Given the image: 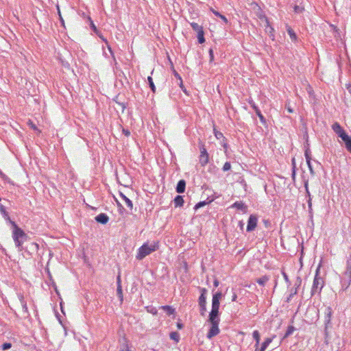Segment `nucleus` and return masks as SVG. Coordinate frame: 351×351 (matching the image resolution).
I'll list each match as a JSON object with an SVG mask.
<instances>
[{"label":"nucleus","instance_id":"e433bc0d","mask_svg":"<svg viewBox=\"0 0 351 351\" xmlns=\"http://www.w3.org/2000/svg\"><path fill=\"white\" fill-rule=\"evenodd\" d=\"M293 10H294V12L295 13L300 14V13H302L303 12L304 8L300 6V5H295L294 6V8H293Z\"/></svg>","mask_w":351,"mask_h":351},{"label":"nucleus","instance_id":"423d86ee","mask_svg":"<svg viewBox=\"0 0 351 351\" xmlns=\"http://www.w3.org/2000/svg\"><path fill=\"white\" fill-rule=\"evenodd\" d=\"M209 156L204 145L200 147L199 163L204 167L208 163Z\"/></svg>","mask_w":351,"mask_h":351},{"label":"nucleus","instance_id":"cd10ccee","mask_svg":"<svg viewBox=\"0 0 351 351\" xmlns=\"http://www.w3.org/2000/svg\"><path fill=\"white\" fill-rule=\"evenodd\" d=\"M213 200H210L208 202H206V201H202V202H198L195 206V209L197 210L199 208H202L206 205H207L208 204L210 203Z\"/></svg>","mask_w":351,"mask_h":351},{"label":"nucleus","instance_id":"58836bf2","mask_svg":"<svg viewBox=\"0 0 351 351\" xmlns=\"http://www.w3.org/2000/svg\"><path fill=\"white\" fill-rule=\"evenodd\" d=\"M12 347V344L10 343H4L1 346V350H7L10 349Z\"/></svg>","mask_w":351,"mask_h":351},{"label":"nucleus","instance_id":"2f4dec72","mask_svg":"<svg viewBox=\"0 0 351 351\" xmlns=\"http://www.w3.org/2000/svg\"><path fill=\"white\" fill-rule=\"evenodd\" d=\"M253 338L257 343H260V334L258 330H254L252 333Z\"/></svg>","mask_w":351,"mask_h":351},{"label":"nucleus","instance_id":"473e14b6","mask_svg":"<svg viewBox=\"0 0 351 351\" xmlns=\"http://www.w3.org/2000/svg\"><path fill=\"white\" fill-rule=\"evenodd\" d=\"M346 271H351V255L348 257L346 261Z\"/></svg>","mask_w":351,"mask_h":351},{"label":"nucleus","instance_id":"ddd939ff","mask_svg":"<svg viewBox=\"0 0 351 351\" xmlns=\"http://www.w3.org/2000/svg\"><path fill=\"white\" fill-rule=\"evenodd\" d=\"M341 140L344 143L346 148L350 152H351V137L346 133L341 136Z\"/></svg>","mask_w":351,"mask_h":351},{"label":"nucleus","instance_id":"bb28decb","mask_svg":"<svg viewBox=\"0 0 351 351\" xmlns=\"http://www.w3.org/2000/svg\"><path fill=\"white\" fill-rule=\"evenodd\" d=\"M170 338L176 342H178L180 340V335L178 332H171L170 333Z\"/></svg>","mask_w":351,"mask_h":351},{"label":"nucleus","instance_id":"0eeeda50","mask_svg":"<svg viewBox=\"0 0 351 351\" xmlns=\"http://www.w3.org/2000/svg\"><path fill=\"white\" fill-rule=\"evenodd\" d=\"M210 324H211V327H210L208 332L206 335V337L209 339H210L213 337L217 335L220 332L219 328V322H214V323H210Z\"/></svg>","mask_w":351,"mask_h":351},{"label":"nucleus","instance_id":"a19ab883","mask_svg":"<svg viewBox=\"0 0 351 351\" xmlns=\"http://www.w3.org/2000/svg\"><path fill=\"white\" fill-rule=\"evenodd\" d=\"M306 163H307V165L309 169L311 174L313 176L315 174V173H314L312 165H311V160H308V162H306Z\"/></svg>","mask_w":351,"mask_h":351},{"label":"nucleus","instance_id":"4468645a","mask_svg":"<svg viewBox=\"0 0 351 351\" xmlns=\"http://www.w3.org/2000/svg\"><path fill=\"white\" fill-rule=\"evenodd\" d=\"M95 220L98 223H100L101 224H106L108 223L109 217L105 213H100L95 217Z\"/></svg>","mask_w":351,"mask_h":351},{"label":"nucleus","instance_id":"864d4df0","mask_svg":"<svg viewBox=\"0 0 351 351\" xmlns=\"http://www.w3.org/2000/svg\"><path fill=\"white\" fill-rule=\"evenodd\" d=\"M237 298V294H236V293H234V294H233V295H232V302L236 301Z\"/></svg>","mask_w":351,"mask_h":351},{"label":"nucleus","instance_id":"680f3d73","mask_svg":"<svg viewBox=\"0 0 351 351\" xmlns=\"http://www.w3.org/2000/svg\"><path fill=\"white\" fill-rule=\"evenodd\" d=\"M151 312H152L153 314H156V313H157V311H156V309H154V310H152Z\"/></svg>","mask_w":351,"mask_h":351},{"label":"nucleus","instance_id":"c9c22d12","mask_svg":"<svg viewBox=\"0 0 351 351\" xmlns=\"http://www.w3.org/2000/svg\"><path fill=\"white\" fill-rule=\"evenodd\" d=\"M231 169V164L230 162H226L225 164L223 166V171H229Z\"/></svg>","mask_w":351,"mask_h":351},{"label":"nucleus","instance_id":"f3484780","mask_svg":"<svg viewBox=\"0 0 351 351\" xmlns=\"http://www.w3.org/2000/svg\"><path fill=\"white\" fill-rule=\"evenodd\" d=\"M185 186H186L185 181L184 180H180L177 184V186H176L177 193H184V190H185Z\"/></svg>","mask_w":351,"mask_h":351},{"label":"nucleus","instance_id":"13d9d810","mask_svg":"<svg viewBox=\"0 0 351 351\" xmlns=\"http://www.w3.org/2000/svg\"><path fill=\"white\" fill-rule=\"evenodd\" d=\"M0 176L1 178H5V175L0 170Z\"/></svg>","mask_w":351,"mask_h":351},{"label":"nucleus","instance_id":"a211bd4d","mask_svg":"<svg viewBox=\"0 0 351 351\" xmlns=\"http://www.w3.org/2000/svg\"><path fill=\"white\" fill-rule=\"evenodd\" d=\"M120 197L123 200L125 201V204L129 208V209L132 210L133 209L132 202L122 193H120Z\"/></svg>","mask_w":351,"mask_h":351},{"label":"nucleus","instance_id":"1a4fd4ad","mask_svg":"<svg viewBox=\"0 0 351 351\" xmlns=\"http://www.w3.org/2000/svg\"><path fill=\"white\" fill-rule=\"evenodd\" d=\"M222 297L221 292H217L213 295L212 309H219V300Z\"/></svg>","mask_w":351,"mask_h":351},{"label":"nucleus","instance_id":"72a5a7b5","mask_svg":"<svg viewBox=\"0 0 351 351\" xmlns=\"http://www.w3.org/2000/svg\"><path fill=\"white\" fill-rule=\"evenodd\" d=\"M117 295H118L119 298L122 301V300H123V293H122L121 285H118L117 286Z\"/></svg>","mask_w":351,"mask_h":351},{"label":"nucleus","instance_id":"2eb2a0df","mask_svg":"<svg viewBox=\"0 0 351 351\" xmlns=\"http://www.w3.org/2000/svg\"><path fill=\"white\" fill-rule=\"evenodd\" d=\"M251 104V106L252 108L254 110L256 115L258 117L261 122L262 123H266V121H265V117H263V115L262 114L261 110H259V108L255 105L254 103H250Z\"/></svg>","mask_w":351,"mask_h":351},{"label":"nucleus","instance_id":"c85d7f7f","mask_svg":"<svg viewBox=\"0 0 351 351\" xmlns=\"http://www.w3.org/2000/svg\"><path fill=\"white\" fill-rule=\"evenodd\" d=\"M147 81H148V83H149V87L150 88L152 89V90L155 93L156 92V86L154 84V82H153V79L152 77L149 76L147 77Z\"/></svg>","mask_w":351,"mask_h":351},{"label":"nucleus","instance_id":"f03ea898","mask_svg":"<svg viewBox=\"0 0 351 351\" xmlns=\"http://www.w3.org/2000/svg\"><path fill=\"white\" fill-rule=\"evenodd\" d=\"M10 223L12 226V239L15 245L19 250H21L22 245L27 240L28 236L14 221L10 220Z\"/></svg>","mask_w":351,"mask_h":351},{"label":"nucleus","instance_id":"412c9836","mask_svg":"<svg viewBox=\"0 0 351 351\" xmlns=\"http://www.w3.org/2000/svg\"><path fill=\"white\" fill-rule=\"evenodd\" d=\"M19 300H20V303H21V304L22 306L23 310L25 313H27L28 312L27 306L26 302L24 300L23 295H22L21 294L19 295Z\"/></svg>","mask_w":351,"mask_h":351},{"label":"nucleus","instance_id":"dca6fc26","mask_svg":"<svg viewBox=\"0 0 351 351\" xmlns=\"http://www.w3.org/2000/svg\"><path fill=\"white\" fill-rule=\"evenodd\" d=\"M273 338H267L262 343L261 348H256L255 351H265L269 345L272 342Z\"/></svg>","mask_w":351,"mask_h":351},{"label":"nucleus","instance_id":"de8ad7c7","mask_svg":"<svg viewBox=\"0 0 351 351\" xmlns=\"http://www.w3.org/2000/svg\"><path fill=\"white\" fill-rule=\"evenodd\" d=\"M219 18L224 22V23H226V24L228 23V21L227 18L224 15L221 14Z\"/></svg>","mask_w":351,"mask_h":351},{"label":"nucleus","instance_id":"9d476101","mask_svg":"<svg viewBox=\"0 0 351 351\" xmlns=\"http://www.w3.org/2000/svg\"><path fill=\"white\" fill-rule=\"evenodd\" d=\"M332 129L335 132V134L338 135L339 138H341V136L346 133L345 130L342 128V127L340 125V124L337 122H335L332 125Z\"/></svg>","mask_w":351,"mask_h":351},{"label":"nucleus","instance_id":"49530a36","mask_svg":"<svg viewBox=\"0 0 351 351\" xmlns=\"http://www.w3.org/2000/svg\"><path fill=\"white\" fill-rule=\"evenodd\" d=\"M210 11H211V12H213V13L216 16H219V17H220V16H221V14L219 12H217V11L215 10H214L213 8H210Z\"/></svg>","mask_w":351,"mask_h":351},{"label":"nucleus","instance_id":"a878e982","mask_svg":"<svg viewBox=\"0 0 351 351\" xmlns=\"http://www.w3.org/2000/svg\"><path fill=\"white\" fill-rule=\"evenodd\" d=\"M295 330V327L293 326H289L288 328H287V330L284 335V338H287L289 336H290L291 335L293 334V332H294Z\"/></svg>","mask_w":351,"mask_h":351},{"label":"nucleus","instance_id":"4d7b16f0","mask_svg":"<svg viewBox=\"0 0 351 351\" xmlns=\"http://www.w3.org/2000/svg\"><path fill=\"white\" fill-rule=\"evenodd\" d=\"M295 175V169H292V176L294 178Z\"/></svg>","mask_w":351,"mask_h":351},{"label":"nucleus","instance_id":"39448f33","mask_svg":"<svg viewBox=\"0 0 351 351\" xmlns=\"http://www.w3.org/2000/svg\"><path fill=\"white\" fill-rule=\"evenodd\" d=\"M199 291L201 295L198 299V304L199 306L201 314L204 315V313L206 311V294L208 291L206 288L201 287H199Z\"/></svg>","mask_w":351,"mask_h":351},{"label":"nucleus","instance_id":"f257e3e1","mask_svg":"<svg viewBox=\"0 0 351 351\" xmlns=\"http://www.w3.org/2000/svg\"><path fill=\"white\" fill-rule=\"evenodd\" d=\"M159 248L158 242L152 241L145 242L142 246H141L136 254V258L138 261L143 260L147 256L151 254L152 252L158 250Z\"/></svg>","mask_w":351,"mask_h":351},{"label":"nucleus","instance_id":"603ef678","mask_svg":"<svg viewBox=\"0 0 351 351\" xmlns=\"http://www.w3.org/2000/svg\"><path fill=\"white\" fill-rule=\"evenodd\" d=\"M117 286L118 285H121V278H120V276H118L117 278Z\"/></svg>","mask_w":351,"mask_h":351},{"label":"nucleus","instance_id":"6e6d98bb","mask_svg":"<svg viewBox=\"0 0 351 351\" xmlns=\"http://www.w3.org/2000/svg\"><path fill=\"white\" fill-rule=\"evenodd\" d=\"M215 136L217 138H219L220 136H222V134L221 132H218V133H216L215 134Z\"/></svg>","mask_w":351,"mask_h":351},{"label":"nucleus","instance_id":"c03bdc74","mask_svg":"<svg viewBox=\"0 0 351 351\" xmlns=\"http://www.w3.org/2000/svg\"><path fill=\"white\" fill-rule=\"evenodd\" d=\"M209 56H210V62L213 61L214 54H213V51L212 49H210V50H209Z\"/></svg>","mask_w":351,"mask_h":351},{"label":"nucleus","instance_id":"774afa93","mask_svg":"<svg viewBox=\"0 0 351 351\" xmlns=\"http://www.w3.org/2000/svg\"><path fill=\"white\" fill-rule=\"evenodd\" d=\"M33 128H34V130H36V126H33Z\"/></svg>","mask_w":351,"mask_h":351},{"label":"nucleus","instance_id":"6e6552de","mask_svg":"<svg viewBox=\"0 0 351 351\" xmlns=\"http://www.w3.org/2000/svg\"><path fill=\"white\" fill-rule=\"evenodd\" d=\"M258 219L255 215H251L248 219L247 231L251 232L255 229L257 226Z\"/></svg>","mask_w":351,"mask_h":351},{"label":"nucleus","instance_id":"393cba45","mask_svg":"<svg viewBox=\"0 0 351 351\" xmlns=\"http://www.w3.org/2000/svg\"><path fill=\"white\" fill-rule=\"evenodd\" d=\"M268 280L269 278L266 276H264L257 279L256 282L258 285L264 286Z\"/></svg>","mask_w":351,"mask_h":351},{"label":"nucleus","instance_id":"7c9ffc66","mask_svg":"<svg viewBox=\"0 0 351 351\" xmlns=\"http://www.w3.org/2000/svg\"><path fill=\"white\" fill-rule=\"evenodd\" d=\"M311 152L309 148H306L304 152V156H305L306 162H308V160H311Z\"/></svg>","mask_w":351,"mask_h":351},{"label":"nucleus","instance_id":"5701e85b","mask_svg":"<svg viewBox=\"0 0 351 351\" xmlns=\"http://www.w3.org/2000/svg\"><path fill=\"white\" fill-rule=\"evenodd\" d=\"M191 26L192 29L197 32V34L200 32V31H203L202 27L197 23H191Z\"/></svg>","mask_w":351,"mask_h":351},{"label":"nucleus","instance_id":"c756f323","mask_svg":"<svg viewBox=\"0 0 351 351\" xmlns=\"http://www.w3.org/2000/svg\"><path fill=\"white\" fill-rule=\"evenodd\" d=\"M197 38H198V42L200 44L204 43L205 42V39L204 37V31H200V32H199L197 34Z\"/></svg>","mask_w":351,"mask_h":351},{"label":"nucleus","instance_id":"aec40b11","mask_svg":"<svg viewBox=\"0 0 351 351\" xmlns=\"http://www.w3.org/2000/svg\"><path fill=\"white\" fill-rule=\"evenodd\" d=\"M174 204L176 207H180L184 204L183 197L181 195H177L174 199Z\"/></svg>","mask_w":351,"mask_h":351},{"label":"nucleus","instance_id":"69168bd1","mask_svg":"<svg viewBox=\"0 0 351 351\" xmlns=\"http://www.w3.org/2000/svg\"><path fill=\"white\" fill-rule=\"evenodd\" d=\"M240 226H241V227L243 226V223L241 221H240Z\"/></svg>","mask_w":351,"mask_h":351},{"label":"nucleus","instance_id":"4c0bfd02","mask_svg":"<svg viewBox=\"0 0 351 351\" xmlns=\"http://www.w3.org/2000/svg\"><path fill=\"white\" fill-rule=\"evenodd\" d=\"M0 212L3 215V216L5 217H7L8 219H9L8 213L6 212L5 208L3 205L0 206Z\"/></svg>","mask_w":351,"mask_h":351},{"label":"nucleus","instance_id":"bf43d9fd","mask_svg":"<svg viewBox=\"0 0 351 351\" xmlns=\"http://www.w3.org/2000/svg\"><path fill=\"white\" fill-rule=\"evenodd\" d=\"M91 27L93 29H96V27L95 25L93 23V22H91Z\"/></svg>","mask_w":351,"mask_h":351},{"label":"nucleus","instance_id":"20e7f679","mask_svg":"<svg viewBox=\"0 0 351 351\" xmlns=\"http://www.w3.org/2000/svg\"><path fill=\"white\" fill-rule=\"evenodd\" d=\"M341 290H346L351 284V271H344L340 276Z\"/></svg>","mask_w":351,"mask_h":351},{"label":"nucleus","instance_id":"338daca9","mask_svg":"<svg viewBox=\"0 0 351 351\" xmlns=\"http://www.w3.org/2000/svg\"><path fill=\"white\" fill-rule=\"evenodd\" d=\"M305 187L307 189V183L305 184Z\"/></svg>","mask_w":351,"mask_h":351},{"label":"nucleus","instance_id":"052dcab7","mask_svg":"<svg viewBox=\"0 0 351 351\" xmlns=\"http://www.w3.org/2000/svg\"><path fill=\"white\" fill-rule=\"evenodd\" d=\"M347 88H348V92L351 94V85L349 86Z\"/></svg>","mask_w":351,"mask_h":351},{"label":"nucleus","instance_id":"8fccbe9b","mask_svg":"<svg viewBox=\"0 0 351 351\" xmlns=\"http://www.w3.org/2000/svg\"><path fill=\"white\" fill-rule=\"evenodd\" d=\"M213 285L215 287H218L219 285V282L217 279H215L213 282Z\"/></svg>","mask_w":351,"mask_h":351},{"label":"nucleus","instance_id":"09e8293b","mask_svg":"<svg viewBox=\"0 0 351 351\" xmlns=\"http://www.w3.org/2000/svg\"><path fill=\"white\" fill-rule=\"evenodd\" d=\"M282 276H283V278L285 279V280L287 282H289V278H288V276L287 275L286 273L283 272L282 273Z\"/></svg>","mask_w":351,"mask_h":351},{"label":"nucleus","instance_id":"6ab92c4d","mask_svg":"<svg viewBox=\"0 0 351 351\" xmlns=\"http://www.w3.org/2000/svg\"><path fill=\"white\" fill-rule=\"evenodd\" d=\"M232 208H237L238 210L246 211L247 206L242 202H236L232 205Z\"/></svg>","mask_w":351,"mask_h":351},{"label":"nucleus","instance_id":"5fc2aeb1","mask_svg":"<svg viewBox=\"0 0 351 351\" xmlns=\"http://www.w3.org/2000/svg\"><path fill=\"white\" fill-rule=\"evenodd\" d=\"M177 327L179 328V329H182L183 328V324H181V323H178L177 324Z\"/></svg>","mask_w":351,"mask_h":351},{"label":"nucleus","instance_id":"f8f14e48","mask_svg":"<svg viewBox=\"0 0 351 351\" xmlns=\"http://www.w3.org/2000/svg\"><path fill=\"white\" fill-rule=\"evenodd\" d=\"M332 314V311L331 307L327 306L324 311V315H325L324 324L326 326V328H327L328 325L330 323Z\"/></svg>","mask_w":351,"mask_h":351},{"label":"nucleus","instance_id":"9b49d317","mask_svg":"<svg viewBox=\"0 0 351 351\" xmlns=\"http://www.w3.org/2000/svg\"><path fill=\"white\" fill-rule=\"evenodd\" d=\"M208 321L210 323L220 322V319L219 317V310L218 309H211V311L209 314Z\"/></svg>","mask_w":351,"mask_h":351},{"label":"nucleus","instance_id":"7ed1b4c3","mask_svg":"<svg viewBox=\"0 0 351 351\" xmlns=\"http://www.w3.org/2000/svg\"><path fill=\"white\" fill-rule=\"evenodd\" d=\"M319 269L320 265H319L316 269L315 275L314 277L313 286L311 288V295H314L315 294H320L324 286L325 282L323 277L319 275Z\"/></svg>","mask_w":351,"mask_h":351},{"label":"nucleus","instance_id":"3c124183","mask_svg":"<svg viewBox=\"0 0 351 351\" xmlns=\"http://www.w3.org/2000/svg\"><path fill=\"white\" fill-rule=\"evenodd\" d=\"M291 162H292V169H295V160L294 158L291 160Z\"/></svg>","mask_w":351,"mask_h":351},{"label":"nucleus","instance_id":"4be33fe9","mask_svg":"<svg viewBox=\"0 0 351 351\" xmlns=\"http://www.w3.org/2000/svg\"><path fill=\"white\" fill-rule=\"evenodd\" d=\"M160 308L163 309L168 315H173L175 312V309L170 306H162Z\"/></svg>","mask_w":351,"mask_h":351},{"label":"nucleus","instance_id":"a18cd8bd","mask_svg":"<svg viewBox=\"0 0 351 351\" xmlns=\"http://www.w3.org/2000/svg\"><path fill=\"white\" fill-rule=\"evenodd\" d=\"M122 132L125 136H129L130 135V132L127 129L123 128Z\"/></svg>","mask_w":351,"mask_h":351},{"label":"nucleus","instance_id":"f704fd0d","mask_svg":"<svg viewBox=\"0 0 351 351\" xmlns=\"http://www.w3.org/2000/svg\"><path fill=\"white\" fill-rule=\"evenodd\" d=\"M297 292H298V290H297V288L294 289H291V293H290V295H289V297L287 298V302H289L291 301V298L293 297V295H295V294H297Z\"/></svg>","mask_w":351,"mask_h":351},{"label":"nucleus","instance_id":"e2e57ef3","mask_svg":"<svg viewBox=\"0 0 351 351\" xmlns=\"http://www.w3.org/2000/svg\"><path fill=\"white\" fill-rule=\"evenodd\" d=\"M258 346H259V343H257V341H256V344H255L256 348H258Z\"/></svg>","mask_w":351,"mask_h":351},{"label":"nucleus","instance_id":"b1692460","mask_svg":"<svg viewBox=\"0 0 351 351\" xmlns=\"http://www.w3.org/2000/svg\"><path fill=\"white\" fill-rule=\"evenodd\" d=\"M287 30V33L289 35L291 40L295 41L297 39V36H296V34H295L294 31L290 27H289Z\"/></svg>","mask_w":351,"mask_h":351},{"label":"nucleus","instance_id":"79ce46f5","mask_svg":"<svg viewBox=\"0 0 351 351\" xmlns=\"http://www.w3.org/2000/svg\"><path fill=\"white\" fill-rule=\"evenodd\" d=\"M58 15H59V18H60V21L61 22V24L62 25V26H64V19L60 14V10L59 9V7L58 6Z\"/></svg>","mask_w":351,"mask_h":351},{"label":"nucleus","instance_id":"ea45409f","mask_svg":"<svg viewBox=\"0 0 351 351\" xmlns=\"http://www.w3.org/2000/svg\"><path fill=\"white\" fill-rule=\"evenodd\" d=\"M119 351H131L128 344H123L120 346Z\"/></svg>","mask_w":351,"mask_h":351},{"label":"nucleus","instance_id":"0e129e2a","mask_svg":"<svg viewBox=\"0 0 351 351\" xmlns=\"http://www.w3.org/2000/svg\"><path fill=\"white\" fill-rule=\"evenodd\" d=\"M117 204L119 207H121V208L123 209V208L122 207L121 204L119 202H117Z\"/></svg>","mask_w":351,"mask_h":351},{"label":"nucleus","instance_id":"37998d69","mask_svg":"<svg viewBox=\"0 0 351 351\" xmlns=\"http://www.w3.org/2000/svg\"><path fill=\"white\" fill-rule=\"evenodd\" d=\"M31 249L34 251L38 250V245L36 243H31Z\"/></svg>","mask_w":351,"mask_h":351}]
</instances>
